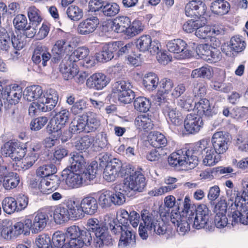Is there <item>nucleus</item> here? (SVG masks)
I'll return each mask as SVG.
<instances>
[{"label": "nucleus", "instance_id": "1", "mask_svg": "<svg viewBox=\"0 0 248 248\" xmlns=\"http://www.w3.org/2000/svg\"><path fill=\"white\" fill-rule=\"evenodd\" d=\"M24 98L28 101L38 100L40 108L42 112L53 109L57 104L58 95L57 92L52 89L43 93L41 86L33 85L27 87L23 93Z\"/></svg>", "mask_w": 248, "mask_h": 248}, {"label": "nucleus", "instance_id": "2", "mask_svg": "<svg viewBox=\"0 0 248 248\" xmlns=\"http://www.w3.org/2000/svg\"><path fill=\"white\" fill-rule=\"evenodd\" d=\"M155 213H150L147 209L141 212V222L139 225V233L143 240H146L149 234L155 233L163 235L167 231V225L163 220L155 215Z\"/></svg>", "mask_w": 248, "mask_h": 248}, {"label": "nucleus", "instance_id": "3", "mask_svg": "<svg viewBox=\"0 0 248 248\" xmlns=\"http://www.w3.org/2000/svg\"><path fill=\"white\" fill-rule=\"evenodd\" d=\"M88 230L93 233V246L96 248H101L104 245H109L112 243L111 236L108 234V228L99 223L97 218H90L87 221Z\"/></svg>", "mask_w": 248, "mask_h": 248}, {"label": "nucleus", "instance_id": "4", "mask_svg": "<svg viewBox=\"0 0 248 248\" xmlns=\"http://www.w3.org/2000/svg\"><path fill=\"white\" fill-rule=\"evenodd\" d=\"M109 228L114 234H121L118 244L120 248L130 247L135 244V236L126 225H123L122 223H117L111 218L109 220Z\"/></svg>", "mask_w": 248, "mask_h": 248}, {"label": "nucleus", "instance_id": "5", "mask_svg": "<svg viewBox=\"0 0 248 248\" xmlns=\"http://www.w3.org/2000/svg\"><path fill=\"white\" fill-rule=\"evenodd\" d=\"M168 162L172 166L185 165L188 169H192L198 165V159L191 151L180 150L172 153L168 158Z\"/></svg>", "mask_w": 248, "mask_h": 248}, {"label": "nucleus", "instance_id": "6", "mask_svg": "<svg viewBox=\"0 0 248 248\" xmlns=\"http://www.w3.org/2000/svg\"><path fill=\"white\" fill-rule=\"evenodd\" d=\"M131 85L124 80L115 82L112 88V95L117 97L124 104L130 103L135 97L134 92L131 90Z\"/></svg>", "mask_w": 248, "mask_h": 248}, {"label": "nucleus", "instance_id": "7", "mask_svg": "<svg viewBox=\"0 0 248 248\" xmlns=\"http://www.w3.org/2000/svg\"><path fill=\"white\" fill-rule=\"evenodd\" d=\"M232 210H234L231 216H229L230 219L232 218V225L238 222L244 225L248 224V202L244 203L239 202L236 203V201L233 202L231 200Z\"/></svg>", "mask_w": 248, "mask_h": 248}, {"label": "nucleus", "instance_id": "8", "mask_svg": "<svg viewBox=\"0 0 248 248\" xmlns=\"http://www.w3.org/2000/svg\"><path fill=\"white\" fill-rule=\"evenodd\" d=\"M124 190L141 192L146 186L145 178L140 171H135L133 174L125 178Z\"/></svg>", "mask_w": 248, "mask_h": 248}, {"label": "nucleus", "instance_id": "9", "mask_svg": "<svg viewBox=\"0 0 248 248\" xmlns=\"http://www.w3.org/2000/svg\"><path fill=\"white\" fill-rule=\"evenodd\" d=\"M186 46V43L180 39L170 40L167 44L168 50L175 54L174 57L178 59H186L191 56L190 52Z\"/></svg>", "mask_w": 248, "mask_h": 248}, {"label": "nucleus", "instance_id": "10", "mask_svg": "<svg viewBox=\"0 0 248 248\" xmlns=\"http://www.w3.org/2000/svg\"><path fill=\"white\" fill-rule=\"evenodd\" d=\"M26 149L16 142L8 141L2 146L1 153L5 156H9L13 160L18 161L25 156Z\"/></svg>", "mask_w": 248, "mask_h": 248}, {"label": "nucleus", "instance_id": "11", "mask_svg": "<svg viewBox=\"0 0 248 248\" xmlns=\"http://www.w3.org/2000/svg\"><path fill=\"white\" fill-rule=\"evenodd\" d=\"M80 230L78 226L73 225L67 228L65 232L66 242L61 248H80L83 242L79 240Z\"/></svg>", "mask_w": 248, "mask_h": 248}, {"label": "nucleus", "instance_id": "12", "mask_svg": "<svg viewBox=\"0 0 248 248\" xmlns=\"http://www.w3.org/2000/svg\"><path fill=\"white\" fill-rule=\"evenodd\" d=\"M136 46L140 51H149L151 54L158 53L160 44L158 41H152L150 36L145 35L140 37L136 41Z\"/></svg>", "mask_w": 248, "mask_h": 248}, {"label": "nucleus", "instance_id": "13", "mask_svg": "<svg viewBox=\"0 0 248 248\" xmlns=\"http://www.w3.org/2000/svg\"><path fill=\"white\" fill-rule=\"evenodd\" d=\"M213 149L218 154H222L228 149L229 139L222 131L214 133L211 139Z\"/></svg>", "mask_w": 248, "mask_h": 248}, {"label": "nucleus", "instance_id": "14", "mask_svg": "<svg viewBox=\"0 0 248 248\" xmlns=\"http://www.w3.org/2000/svg\"><path fill=\"white\" fill-rule=\"evenodd\" d=\"M170 221L174 225L177 226V231L180 235H184L190 230V224L193 221L189 222L186 217L184 215L182 217L176 210H173L171 212Z\"/></svg>", "mask_w": 248, "mask_h": 248}, {"label": "nucleus", "instance_id": "15", "mask_svg": "<svg viewBox=\"0 0 248 248\" xmlns=\"http://www.w3.org/2000/svg\"><path fill=\"white\" fill-rule=\"evenodd\" d=\"M205 4L200 0H191L185 7V13L187 16L199 17L203 16L206 12Z\"/></svg>", "mask_w": 248, "mask_h": 248}, {"label": "nucleus", "instance_id": "16", "mask_svg": "<svg viewBox=\"0 0 248 248\" xmlns=\"http://www.w3.org/2000/svg\"><path fill=\"white\" fill-rule=\"evenodd\" d=\"M99 24V20L96 16H91L79 23L78 32L81 35L90 34L95 31Z\"/></svg>", "mask_w": 248, "mask_h": 248}, {"label": "nucleus", "instance_id": "17", "mask_svg": "<svg viewBox=\"0 0 248 248\" xmlns=\"http://www.w3.org/2000/svg\"><path fill=\"white\" fill-rule=\"evenodd\" d=\"M245 41L240 36H235L231 38L227 48H223L226 54L228 56L236 55L243 51L246 48Z\"/></svg>", "mask_w": 248, "mask_h": 248}, {"label": "nucleus", "instance_id": "18", "mask_svg": "<svg viewBox=\"0 0 248 248\" xmlns=\"http://www.w3.org/2000/svg\"><path fill=\"white\" fill-rule=\"evenodd\" d=\"M22 95L21 87L16 84L11 85L5 88L3 98L10 104H16Z\"/></svg>", "mask_w": 248, "mask_h": 248}, {"label": "nucleus", "instance_id": "19", "mask_svg": "<svg viewBox=\"0 0 248 248\" xmlns=\"http://www.w3.org/2000/svg\"><path fill=\"white\" fill-rule=\"evenodd\" d=\"M71 44L65 39L57 41L52 49V61L55 63L58 62L62 59L64 53L71 50Z\"/></svg>", "mask_w": 248, "mask_h": 248}, {"label": "nucleus", "instance_id": "20", "mask_svg": "<svg viewBox=\"0 0 248 248\" xmlns=\"http://www.w3.org/2000/svg\"><path fill=\"white\" fill-rule=\"evenodd\" d=\"M122 167V162L114 158L106 165L103 172L104 178L108 182L114 181L119 176V171Z\"/></svg>", "mask_w": 248, "mask_h": 248}, {"label": "nucleus", "instance_id": "21", "mask_svg": "<svg viewBox=\"0 0 248 248\" xmlns=\"http://www.w3.org/2000/svg\"><path fill=\"white\" fill-rule=\"evenodd\" d=\"M164 114L167 116L168 121L171 124L179 126L182 124L183 117L181 112L172 104H167L163 109Z\"/></svg>", "mask_w": 248, "mask_h": 248}, {"label": "nucleus", "instance_id": "22", "mask_svg": "<svg viewBox=\"0 0 248 248\" xmlns=\"http://www.w3.org/2000/svg\"><path fill=\"white\" fill-rule=\"evenodd\" d=\"M202 125V118L196 114H188L184 121L185 129L191 134L198 132Z\"/></svg>", "mask_w": 248, "mask_h": 248}, {"label": "nucleus", "instance_id": "23", "mask_svg": "<svg viewBox=\"0 0 248 248\" xmlns=\"http://www.w3.org/2000/svg\"><path fill=\"white\" fill-rule=\"evenodd\" d=\"M69 116L70 113L66 109H62L57 112L51 121L52 131L57 132L63 128L68 122Z\"/></svg>", "mask_w": 248, "mask_h": 248}, {"label": "nucleus", "instance_id": "24", "mask_svg": "<svg viewBox=\"0 0 248 248\" xmlns=\"http://www.w3.org/2000/svg\"><path fill=\"white\" fill-rule=\"evenodd\" d=\"M75 62L68 60H63L59 66V69L65 80L73 78L78 73L77 65Z\"/></svg>", "mask_w": 248, "mask_h": 248}, {"label": "nucleus", "instance_id": "25", "mask_svg": "<svg viewBox=\"0 0 248 248\" xmlns=\"http://www.w3.org/2000/svg\"><path fill=\"white\" fill-rule=\"evenodd\" d=\"M121 42H114L104 45L102 50L98 56L99 61L105 62L111 60L114 57V53L119 49Z\"/></svg>", "mask_w": 248, "mask_h": 248}, {"label": "nucleus", "instance_id": "26", "mask_svg": "<svg viewBox=\"0 0 248 248\" xmlns=\"http://www.w3.org/2000/svg\"><path fill=\"white\" fill-rule=\"evenodd\" d=\"M108 83V78L104 74L101 73L93 74L86 81V85L88 87L96 90L102 89Z\"/></svg>", "mask_w": 248, "mask_h": 248}, {"label": "nucleus", "instance_id": "27", "mask_svg": "<svg viewBox=\"0 0 248 248\" xmlns=\"http://www.w3.org/2000/svg\"><path fill=\"white\" fill-rule=\"evenodd\" d=\"M50 54L47 52L45 47L38 46L34 49L32 56V60L34 63L39 64V66L45 67L46 62L51 58Z\"/></svg>", "mask_w": 248, "mask_h": 248}, {"label": "nucleus", "instance_id": "28", "mask_svg": "<svg viewBox=\"0 0 248 248\" xmlns=\"http://www.w3.org/2000/svg\"><path fill=\"white\" fill-rule=\"evenodd\" d=\"M80 204L83 213L92 215L94 214L97 211V202L93 197L88 196L84 198L81 201Z\"/></svg>", "mask_w": 248, "mask_h": 248}, {"label": "nucleus", "instance_id": "29", "mask_svg": "<svg viewBox=\"0 0 248 248\" xmlns=\"http://www.w3.org/2000/svg\"><path fill=\"white\" fill-rule=\"evenodd\" d=\"M65 204L70 219L76 220L83 217L80 204L78 202L73 200H68Z\"/></svg>", "mask_w": 248, "mask_h": 248}, {"label": "nucleus", "instance_id": "30", "mask_svg": "<svg viewBox=\"0 0 248 248\" xmlns=\"http://www.w3.org/2000/svg\"><path fill=\"white\" fill-rule=\"evenodd\" d=\"M48 216L42 212H38L33 220L32 233H37L42 231L48 221Z\"/></svg>", "mask_w": 248, "mask_h": 248}, {"label": "nucleus", "instance_id": "31", "mask_svg": "<svg viewBox=\"0 0 248 248\" xmlns=\"http://www.w3.org/2000/svg\"><path fill=\"white\" fill-rule=\"evenodd\" d=\"M207 44L200 45L198 49L200 51L201 55L208 57V60L212 62H216L219 61L221 58V53L219 50L215 47H212Z\"/></svg>", "mask_w": 248, "mask_h": 248}, {"label": "nucleus", "instance_id": "32", "mask_svg": "<svg viewBox=\"0 0 248 248\" xmlns=\"http://www.w3.org/2000/svg\"><path fill=\"white\" fill-rule=\"evenodd\" d=\"M60 184L59 178L55 175H51L46 178H42L39 186L40 188L45 191L46 190L56 189Z\"/></svg>", "mask_w": 248, "mask_h": 248}, {"label": "nucleus", "instance_id": "33", "mask_svg": "<svg viewBox=\"0 0 248 248\" xmlns=\"http://www.w3.org/2000/svg\"><path fill=\"white\" fill-rule=\"evenodd\" d=\"M20 182L19 176L15 172H9L3 177L2 186L5 190L16 188Z\"/></svg>", "mask_w": 248, "mask_h": 248}, {"label": "nucleus", "instance_id": "34", "mask_svg": "<svg viewBox=\"0 0 248 248\" xmlns=\"http://www.w3.org/2000/svg\"><path fill=\"white\" fill-rule=\"evenodd\" d=\"M202 163L205 166H214L218 162L221 156L219 154L217 153L211 148L207 149L202 155Z\"/></svg>", "mask_w": 248, "mask_h": 248}, {"label": "nucleus", "instance_id": "35", "mask_svg": "<svg viewBox=\"0 0 248 248\" xmlns=\"http://www.w3.org/2000/svg\"><path fill=\"white\" fill-rule=\"evenodd\" d=\"M66 204L60 205L54 210L53 217L57 224H62L70 219Z\"/></svg>", "mask_w": 248, "mask_h": 248}, {"label": "nucleus", "instance_id": "36", "mask_svg": "<svg viewBox=\"0 0 248 248\" xmlns=\"http://www.w3.org/2000/svg\"><path fill=\"white\" fill-rule=\"evenodd\" d=\"M130 23L131 21L129 18L127 16H122L117 17L113 21L111 28L116 32H125L126 30L128 27V25L130 24Z\"/></svg>", "mask_w": 248, "mask_h": 248}, {"label": "nucleus", "instance_id": "37", "mask_svg": "<svg viewBox=\"0 0 248 248\" xmlns=\"http://www.w3.org/2000/svg\"><path fill=\"white\" fill-rule=\"evenodd\" d=\"M230 4L224 0H217L211 3V10L215 14L224 15L229 12Z\"/></svg>", "mask_w": 248, "mask_h": 248}, {"label": "nucleus", "instance_id": "38", "mask_svg": "<svg viewBox=\"0 0 248 248\" xmlns=\"http://www.w3.org/2000/svg\"><path fill=\"white\" fill-rule=\"evenodd\" d=\"M86 117V131L90 132L96 130L100 125L98 115L92 112L87 113Z\"/></svg>", "mask_w": 248, "mask_h": 248}, {"label": "nucleus", "instance_id": "39", "mask_svg": "<svg viewBox=\"0 0 248 248\" xmlns=\"http://www.w3.org/2000/svg\"><path fill=\"white\" fill-rule=\"evenodd\" d=\"M65 182L71 188L80 187L83 183V176L72 170L67 174Z\"/></svg>", "mask_w": 248, "mask_h": 248}, {"label": "nucleus", "instance_id": "40", "mask_svg": "<svg viewBox=\"0 0 248 248\" xmlns=\"http://www.w3.org/2000/svg\"><path fill=\"white\" fill-rule=\"evenodd\" d=\"M71 157L69 159L70 163V169L73 171H77L82 168L84 163V159L83 155L78 153L74 152L70 154Z\"/></svg>", "mask_w": 248, "mask_h": 248}, {"label": "nucleus", "instance_id": "41", "mask_svg": "<svg viewBox=\"0 0 248 248\" xmlns=\"http://www.w3.org/2000/svg\"><path fill=\"white\" fill-rule=\"evenodd\" d=\"M158 82L159 78L157 76L152 72L145 74L143 78V84L148 90L153 91L156 89Z\"/></svg>", "mask_w": 248, "mask_h": 248}, {"label": "nucleus", "instance_id": "42", "mask_svg": "<svg viewBox=\"0 0 248 248\" xmlns=\"http://www.w3.org/2000/svg\"><path fill=\"white\" fill-rule=\"evenodd\" d=\"M136 126L140 130H149L153 126V122L148 116L142 115L138 116L135 120Z\"/></svg>", "mask_w": 248, "mask_h": 248}, {"label": "nucleus", "instance_id": "43", "mask_svg": "<svg viewBox=\"0 0 248 248\" xmlns=\"http://www.w3.org/2000/svg\"><path fill=\"white\" fill-rule=\"evenodd\" d=\"M111 191L105 190L99 194L98 202L102 209L107 210L112 206Z\"/></svg>", "mask_w": 248, "mask_h": 248}, {"label": "nucleus", "instance_id": "44", "mask_svg": "<svg viewBox=\"0 0 248 248\" xmlns=\"http://www.w3.org/2000/svg\"><path fill=\"white\" fill-rule=\"evenodd\" d=\"M2 207L3 211L8 214H11L16 211L19 212L16 201L12 197H6L3 200Z\"/></svg>", "mask_w": 248, "mask_h": 248}, {"label": "nucleus", "instance_id": "45", "mask_svg": "<svg viewBox=\"0 0 248 248\" xmlns=\"http://www.w3.org/2000/svg\"><path fill=\"white\" fill-rule=\"evenodd\" d=\"M149 142L155 148L163 149L162 147L166 146L167 144V140L164 135L155 132L152 135Z\"/></svg>", "mask_w": 248, "mask_h": 248}, {"label": "nucleus", "instance_id": "46", "mask_svg": "<svg viewBox=\"0 0 248 248\" xmlns=\"http://www.w3.org/2000/svg\"><path fill=\"white\" fill-rule=\"evenodd\" d=\"M83 130L86 131V117L85 115L78 116L72 122L70 126V131L71 133L80 132Z\"/></svg>", "mask_w": 248, "mask_h": 248}, {"label": "nucleus", "instance_id": "47", "mask_svg": "<svg viewBox=\"0 0 248 248\" xmlns=\"http://www.w3.org/2000/svg\"><path fill=\"white\" fill-rule=\"evenodd\" d=\"M135 108L138 111L145 113L148 111L151 108V103L150 101L144 97H139L134 102Z\"/></svg>", "mask_w": 248, "mask_h": 248}, {"label": "nucleus", "instance_id": "48", "mask_svg": "<svg viewBox=\"0 0 248 248\" xmlns=\"http://www.w3.org/2000/svg\"><path fill=\"white\" fill-rule=\"evenodd\" d=\"M194 107L196 108L198 111L202 112L206 116H210L213 113L209 101L205 98L202 99L198 102L195 103Z\"/></svg>", "mask_w": 248, "mask_h": 248}, {"label": "nucleus", "instance_id": "49", "mask_svg": "<svg viewBox=\"0 0 248 248\" xmlns=\"http://www.w3.org/2000/svg\"><path fill=\"white\" fill-rule=\"evenodd\" d=\"M66 14L68 17L73 21L79 20L83 16L82 9L75 5H71L67 8Z\"/></svg>", "mask_w": 248, "mask_h": 248}, {"label": "nucleus", "instance_id": "50", "mask_svg": "<svg viewBox=\"0 0 248 248\" xmlns=\"http://www.w3.org/2000/svg\"><path fill=\"white\" fill-rule=\"evenodd\" d=\"M57 169L56 166L52 164H48L40 167L36 170L38 176L46 178L56 173Z\"/></svg>", "mask_w": 248, "mask_h": 248}, {"label": "nucleus", "instance_id": "51", "mask_svg": "<svg viewBox=\"0 0 248 248\" xmlns=\"http://www.w3.org/2000/svg\"><path fill=\"white\" fill-rule=\"evenodd\" d=\"M143 29L141 23L139 20H135L132 24L128 25V27L124 33L128 36L132 37L140 33Z\"/></svg>", "mask_w": 248, "mask_h": 248}, {"label": "nucleus", "instance_id": "52", "mask_svg": "<svg viewBox=\"0 0 248 248\" xmlns=\"http://www.w3.org/2000/svg\"><path fill=\"white\" fill-rule=\"evenodd\" d=\"M93 139L89 136H85L78 140L75 144V147L78 150L86 151L92 145Z\"/></svg>", "mask_w": 248, "mask_h": 248}, {"label": "nucleus", "instance_id": "53", "mask_svg": "<svg viewBox=\"0 0 248 248\" xmlns=\"http://www.w3.org/2000/svg\"><path fill=\"white\" fill-rule=\"evenodd\" d=\"M89 49L84 47H78L69 57L71 61L76 62L86 58L89 54Z\"/></svg>", "mask_w": 248, "mask_h": 248}, {"label": "nucleus", "instance_id": "54", "mask_svg": "<svg viewBox=\"0 0 248 248\" xmlns=\"http://www.w3.org/2000/svg\"><path fill=\"white\" fill-rule=\"evenodd\" d=\"M119 10V6L116 3H105L101 12L105 16H112L117 15Z\"/></svg>", "mask_w": 248, "mask_h": 248}, {"label": "nucleus", "instance_id": "55", "mask_svg": "<svg viewBox=\"0 0 248 248\" xmlns=\"http://www.w3.org/2000/svg\"><path fill=\"white\" fill-rule=\"evenodd\" d=\"M28 16L30 22L36 26L42 21L40 11L35 6H31L28 8Z\"/></svg>", "mask_w": 248, "mask_h": 248}, {"label": "nucleus", "instance_id": "56", "mask_svg": "<svg viewBox=\"0 0 248 248\" xmlns=\"http://www.w3.org/2000/svg\"><path fill=\"white\" fill-rule=\"evenodd\" d=\"M211 76V71L210 67L202 66L192 71L191 77L192 78H209Z\"/></svg>", "mask_w": 248, "mask_h": 248}, {"label": "nucleus", "instance_id": "57", "mask_svg": "<svg viewBox=\"0 0 248 248\" xmlns=\"http://www.w3.org/2000/svg\"><path fill=\"white\" fill-rule=\"evenodd\" d=\"M24 36L21 35H14L11 38V42L13 47L15 49V50L13 51L14 54L16 55L19 54L17 50L22 49L24 47L25 44L24 41Z\"/></svg>", "mask_w": 248, "mask_h": 248}, {"label": "nucleus", "instance_id": "58", "mask_svg": "<svg viewBox=\"0 0 248 248\" xmlns=\"http://www.w3.org/2000/svg\"><path fill=\"white\" fill-rule=\"evenodd\" d=\"M191 217H193V226L197 229H200L204 228L205 227L208 225L209 218L204 217L202 216H198L197 215H194V216H191Z\"/></svg>", "mask_w": 248, "mask_h": 248}, {"label": "nucleus", "instance_id": "59", "mask_svg": "<svg viewBox=\"0 0 248 248\" xmlns=\"http://www.w3.org/2000/svg\"><path fill=\"white\" fill-rule=\"evenodd\" d=\"M13 24L16 29L23 30L28 26L27 17L22 14L17 15L13 20Z\"/></svg>", "mask_w": 248, "mask_h": 248}, {"label": "nucleus", "instance_id": "60", "mask_svg": "<svg viewBox=\"0 0 248 248\" xmlns=\"http://www.w3.org/2000/svg\"><path fill=\"white\" fill-rule=\"evenodd\" d=\"M166 154L167 153L164 149L156 148L149 152L146 155V158L150 161H155L158 160Z\"/></svg>", "mask_w": 248, "mask_h": 248}, {"label": "nucleus", "instance_id": "61", "mask_svg": "<svg viewBox=\"0 0 248 248\" xmlns=\"http://www.w3.org/2000/svg\"><path fill=\"white\" fill-rule=\"evenodd\" d=\"M196 30L195 35L200 39H205L210 35V28L207 26H204L200 21V26H198Z\"/></svg>", "mask_w": 248, "mask_h": 248}, {"label": "nucleus", "instance_id": "62", "mask_svg": "<svg viewBox=\"0 0 248 248\" xmlns=\"http://www.w3.org/2000/svg\"><path fill=\"white\" fill-rule=\"evenodd\" d=\"M112 205L120 206L125 202L124 194L121 191H111Z\"/></svg>", "mask_w": 248, "mask_h": 248}, {"label": "nucleus", "instance_id": "63", "mask_svg": "<svg viewBox=\"0 0 248 248\" xmlns=\"http://www.w3.org/2000/svg\"><path fill=\"white\" fill-rule=\"evenodd\" d=\"M200 20H188L183 25V29L186 33H191L196 31L198 26H200Z\"/></svg>", "mask_w": 248, "mask_h": 248}, {"label": "nucleus", "instance_id": "64", "mask_svg": "<svg viewBox=\"0 0 248 248\" xmlns=\"http://www.w3.org/2000/svg\"><path fill=\"white\" fill-rule=\"evenodd\" d=\"M38 157L39 155L37 153H31L23 160L21 167L24 170L28 169L33 165Z\"/></svg>", "mask_w": 248, "mask_h": 248}]
</instances>
